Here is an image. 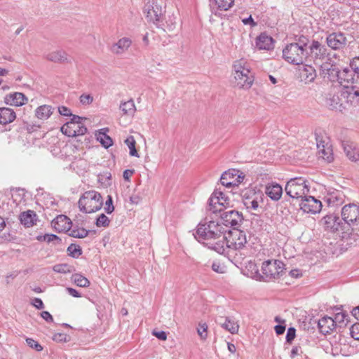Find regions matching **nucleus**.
<instances>
[{
    "mask_svg": "<svg viewBox=\"0 0 359 359\" xmlns=\"http://www.w3.org/2000/svg\"><path fill=\"white\" fill-rule=\"evenodd\" d=\"M226 231V229L222 224L205 218L198 224L196 233L193 235L198 242L213 250L212 247L219 240L223 238Z\"/></svg>",
    "mask_w": 359,
    "mask_h": 359,
    "instance_id": "obj_1",
    "label": "nucleus"
},
{
    "mask_svg": "<svg viewBox=\"0 0 359 359\" xmlns=\"http://www.w3.org/2000/svg\"><path fill=\"white\" fill-rule=\"evenodd\" d=\"M341 219L345 225L341 238L355 241L359 238V205L355 203L344 205L341 210Z\"/></svg>",
    "mask_w": 359,
    "mask_h": 359,
    "instance_id": "obj_2",
    "label": "nucleus"
},
{
    "mask_svg": "<svg viewBox=\"0 0 359 359\" xmlns=\"http://www.w3.org/2000/svg\"><path fill=\"white\" fill-rule=\"evenodd\" d=\"M309 39L304 35L299 36L297 41L287 45L283 50V57L287 62L301 65L306 62L308 57L307 45Z\"/></svg>",
    "mask_w": 359,
    "mask_h": 359,
    "instance_id": "obj_3",
    "label": "nucleus"
},
{
    "mask_svg": "<svg viewBox=\"0 0 359 359\" xmlns=\"http://www.w3.org/2000/svg\"><path fill=\"white\" fill-rule=\"evenodd\" d=\"M228 236L224 233L223 238L219 240L217 243L212 247L213 250L219 254L224 255L226 249H233L235 250L244 248L247 243L246 233L245 231L238 229V228L229 231Z\"/></svg>",
    "mask_w": 359,
    "mask_h": 359,
    "instance_id": "obj_4",
    "label": "nucleus"
},
{
    "mask_svg": "<svg viewBox=\"0 0 359 359\" xmlns=\"http://www.w3.org/2000/svg\"><path fill=\"white\" fill-rule=\"evenodd\" d=\"M307 48L308 57L306 62H313L316 65L320 66L325 75L326 74H329V72L331 70L330 67L332 65L327 62V60H330V58L327 57V48L325 46L318 41L313 40L309 46H307Z\"/></svg>",
    "mask_w": 359,
    "mask_h": 359,
    "instance_id": "obj_5",
    "label": "nucleus"
},
{
    "mask_svg": "<svg viewBox=\"0 0 359 359\" xmlns=\"http://www.w3.org/2000/svg\"><path fill=\"white\" fill-rule=\"evenodd\" d=\"M233 69L236 80L235 87L243 90L251 88L254 81V76L250 72L247 62L243 59L236 61L233 64Z\"/></svg>",
    "mask_w": 359,
    "mask_h": 359,
    "instance_id": "obj_6",
    "label": "nucleus"
},
{
    "mask_svg": "<svg viewBox=\"0 0 359 359\" xmlns=\"http://www.w3.org/2000/svg\"><path fill=\"white\" fill-rule=\"evenodd\" d=\"M79 210L85 213H93L100 210L103 205V199L100 193L94 190L86 191L79 200Z\"/></svg>",
    "mask_w": 359,
    "mask_h": 359,
    "instance_id": "obj_7",
    "label": "nucleus"
},
{
    "mask_svg": "<svg viewBox=\"0 0 359 359\" xmlns=\"http://www.w3.org/2000/svg\"><path fill=\"white\" fill-rule=\"evenodd\" d=\"M307 181L304 177L290 179L285 186V191L290 199L299 201L309 191Z\"/></svg>",
    "mask_w": 359,
    "mask_h": 359,
    "instance_id": "obj_8",
    "label": "nucleus"
},
{
    "mask_svg": "<svg viewBox=\"0 0 359 359\" xmlns=\"http://www.w3.org/2000/svg\"><path fill=\"white\" fill-rule=\"evenodd\" d=\"M284 263L278 259H268L264 261L262 265L263 276L262 280L270 281L279 278L283 276L285 271Z\"/></svg>",
    "mask_w": 359,
    "mask_h": 359,
    "instance_id": "obj_9",
    "label": "nucleus"
},
{
    "mask_svg": "<svg viewBox=\"0 0 359 359\" xmlns=\"http://www.w3.org/2000/svg\"><path fill=\"white\" fill-rule=\"evenodd\" d=\"M160 0H146L143 8L145 18L148 22H151L156 26H162L161 18L163 15L162 6Z\"/></svg>",
    "mask_w": 359,
    "mask_h": 359,
    "instance_id": "obj_10",
    "label": "nucleus"
},
{
    "mask_svg": "<svg viewBox=\"0 0 359 359\" xmlns=\"http://www.w3.org/2000/svg\"><path fill=\"white\" fill-rule=\"evenodd\" d=\"M209 210L213 213L222 212V208L231 206V201L222 191L215 189L208 199Z\"/></svg>",
    "mask_w": 359,
    "mask_h": 359,
    "instance_id": "obj_11",
    "label": "nucleus"
},
{
    "mask_svg": "<svg viewBox=\"0 0 359 359\" xmlns=\"http://www.w3.org/2000/svg\"><path fill=\"white\" fill-rule=\"evenodd\" d=\"M337 80L340 86L344 89H358L359 75L353 70L344 69L337 74Z\"/></svg>",
    "mask_w": 359,
    "mask_h": 359,
    "instance_id": "obj_12",
    "label": "nucleus"
},
{
    "mask_svg": "<svg viewBox=\"0 0 359 359\" xmlns=\"http://www.w3.org/2000/svg\"><path fill=\"white\" fill-rule=\"evenodd\" d=\"M320 222L326 230L331 232L341 231V234H343V232L345 231V225L341 222V219L334 214L325 215L322 218Z\"/></svg>",
    "mask_w": 359,
    "mask_h": 359,
    "instance_id": "obj_13",
    "label": "nucleus"
},
{
    "mask_svg": "<svg viewBox=\"0 0 359 359\" xmlns=\"http://www.w3.org/2000/svg\"><path fill=\"white\" fill-rule=\"evenodd\" d=\"M222 224L231 226L233 229L238 228L244 220L243 214L236 210L225 211L220 215Z\"/></svg>",
    "mask_w": 359,
    "mask_h": 359,
    "instance_id": "obj_14",
    "label": "nucleus"
},
{
    "mask_svg": "<svg viewBox=\"0 0 359 359\" xmlns=\"http://www.w3.org/2000/svg\"><path fill=\"white\" fill-rule=\"evenodd\" d=\"M299 206L304 212L316 214L322 208V203L313 196L306 195L299 201Z\"/></svg>",
    "mask_w": 359,
    "mask_h": 359,
    "instance_id": "obj_15",
    "label": "nucleus"
},
{
    "mask_svg": "<svg viewBox=\"0 0 359 359\" xmlns=\"http://www.w3.org/2000/svg\"><path fill=\"white\" fill-rule=\"evenodd\" d=\"M343 97H341L340 91L328 92L324 95V104L332 110H339L342 112L345 107L342 103Z\"/></svg>",
    "mask_w": 359,
    "mask_h": 359,
    "instance_id": "obj_16",
    "label": "nucleus"
},
{
    "mask_svg": "<svg viewBox=\"0 0 359 359\" xmlns=\"http://www.w3.org/2000/svg\"><path fill=\"white\" fill-rule=\"evenodd\" d=\"M327 46L333 50L344 48L347 44V39L342 32H333L330 34L326 39Z\"/></svg>",
    "mask_w": 359,
    "mask_h": 359,
    "instance_id": "obj_17",
    "label": "nucleus"
},
{
    "mask_svg": "<svg viewBox=\"0 0 359 359\" xmlns=\"http://www.w3.org/2000/svg\"><path fill=\"white\" fill-rule=\"evenodd\" d=\"M345 195L340 190L334 189L329 191L325 196V201L329 206H338L344 203Z\"/></svg>",
    "mask_w": 359,
    "mask_h": 359,
    "instance_id": "obj_18",
    "label": "nucleus"
},
{
    "mask_svg": "<svg viewBox=\"0 0 359 359\" xmlns=\"http://www.w3.org/2000/svg\"><path fill=\"white\" fill-rule=\"evenodd\" d=\"M341 145L346 156L352 161L359 160V149H357L353 142L348 140H341Z\"/></svg>",
    "mask_w": 359,
    "mask_h": 359,
    "instance_id": "obj_19",
    "label": "nucleus"
},
{
    "mask_svg": "<svg viewBox=\"0 0 359 359\" xmlns=\"http://www.w3.org/2000/svg\"><path fill=\"white\" fill-rule=\"evenodd\" d=\"M71 224V219L63 215H57L51 222L52 226L58 232L69 230Z\"/></svg>",
    "mask_w": 359,
    "mask_h": 359,
    "instance_id": "obj_20",
    "label": "nucleus"
},
{
    "mask_svg": "<svg viewBox=\"0 0 359 359\" xmlns=\"http://www.w3.org/2000/svg\"><path fill=\"white\" fill-rule=\"evenodd\" d=\"M4 100L6 104L16 107L22 106L27 101V97L23 93L18 91L7 95Z\"/></svg>",
    "mask_w": 359,
    "mask_h": 359,
    "instance_id": "obj_21",
    "label": "nucleus"
},
{
    "mask_svg": "<svg viewBox=\"0 0 359 359\" xmlns=\"http://www.w3.org/2000/svg\"><path fill=\"white\" fill-rule=\"evenodd\" d=\"M336 327L335 320L328 316H324L318 321V327L320 333L329 334Z\"/></svg>",
    "mask_w": 359,
    "mask_h": 359,
    "instance_id": "obj_22",
    "label": "nucleus"
},
{
    "mask_svg": "<svg viewBox=\"0 0 359 359\" xmlns=\"http://www.w3.org/2000/svg\"><path fill=\"white\" fill-rule=\"evenodd\" d=\"M19 219L25 227H31L36 224L38 216L34 210H28L21 212Z\"/></svg>",
    "mask_w": 359,
    "mask_h": 359,
    "instance_id": "obj_23",
    "label": "nucleus"
},
{
    "mask_svg": "<svg viewBox=\"0 0 359 359\" xmlns=\"http://www.w3.org/2000/svg\"><path fill=\"white\" fill-rule=\"evenodd\" d=\"M273 38L266 33H262L256 39V46L259 50H269L273 48Z\"/></svg>",
    "mask_w": 359,
    "mask_h": 359,
    "instance_id": "obj_24",
    "label": "nucleus"
},
{
    "mask_svg": "<svg viewBox=\"0 0 359 359\" xmlns=\"http://www.w3.org/2000/svg\"><path fill=\"white\" fill-rule=\"evenodd\" d=\"M132 44V41L128 37L120 39L116 43L111 46V51L116 55H121L125 53Z\"/></svg>",
    "mask_w": 359,
    "mask_h": 359,
    "instance_id": "obj_25",
    "label": "nucleus"
},
{
    "mask_svg": "<svg viewBox=\"0 0 359 359\" xmlns=\"http://www.w3.org/2000/svg\"><path fill=\"white\" fill-rule=\"evenodd\" d=\"M61 131L68 137H76L83 135L88 131L87 128L83 124H78L75 128H70L67 125H63L61 127Z\"/></svg>",
    "mask_w": 359,
    "mask_h": 359,
    "instance_id": "obj_26",
    "label": "nucleus"
},
{
    "mask_svg": "<svg viewBox=\"0 0 359 359\" xmlns=\"http://www.w3.org/2000/svg\"><path fill=\"white\" fill-rule=\"evenodd\" d=\"M265 193L271 200L276 201L283 194V188L277 183L269 184L266 187Z\"/></svg>",
    "mask_w": 359,
    "mask_h": 359,
    "instance_id": "obj_27",
    "label": "nucleus"
},
{
    "mask_svg": "<svg viewBox=\"0 0 359 359\" xmlns=\"http://www.w3.org/2000/svg\"><path fill=\"white\" fill-rule=\"evenodd\" d=\"M16 118L13 109L8 107H0V124L6 126L12 123Z\"/></svg>",
    "mask_w": 359,
    "mask_h": 359,
    "instance_id": "obj_28",
    "label": "nucleus"
},
{
    "mask_svg": "<svg viewBox=\"0 0 359 359\" xmlns=\"http://www.w3.org/2000/svg\"><path fill=\"white\" fill-rule=\"evenodd\" d=\"M236 176V170H229L222 173L220 177L221 184L227 187H234L236 182L234 180V177Z\"/></svg>",
    "mask_w": 359,
    "mask_h": 359,
    "instance_id": "obj_29",
    "label": "nucleus"
},
{
    "mask_svg": "<svg viewBox=\"0 0 359 359\" xmlns=\"http://www.w3.org/2000/svg\"><path fill=\"white\" fill-rule=\"evenodd\" d=\"M71 227L69 230H67L69 233L68 235L71 237L76 238H83L88 236L90 231L87 230L83 227L79 226V224L76 222L74 224L70 225Z\"/></svg>",
    "mask_w": 359,
    "mask_h": 359,
    "instance_id": "obj_30",
    "label": "nucleus"
},
{
    "mask_svg": "<svg viewBox=\"0 0 359 359\" xmlns=\"http://www.w3.org/2000/svg\"><path fill=\"white\" fill-rule=\"evenodd\" d=\"M209 3L212 9L226 11L234 5V0H209Z\"/></svg>",
    "mask_w": 359,
    "mask_h": 359,
    "instance_id": "obj_31",
    "label": "nucleus"
},
{
    "mask_svg": "<svg viewBox=\"0 0 359 359\" xmlns=\"http://www.w3.org/2000/svg\"><path fill=\"white\" fill-rule=\"evenodd\" d=\"M177 17L175 15H169L166 18L162 15L161 18V23L162 26H156L158 28L163 29L164 31H172L177 25Z\"/></svg>",
    "mask_w": 359,
    "mask_h": 359,
    "instance_id": "obj_32",
    "label": "nucleus"
},
{
    "mask_svg": "<svg viewBox=\"0 0 359 359\" xmlns=\"http://www.w3.org/2000/svg\"><path fill=\"white\" fill-rule=\"evenodd\" d=\"M55 108L50 105L43 104L38 107L35 110V116L39 119L46 120L53 113Z\"/></svg>",
    "mask_w": 359,
    "mask_h": 359,
    "instance_id": "obj_33",
    "label": "nucleus"
},
{
    "mask_svg": "<svg viewBox=\"0 0 359 359\" xmlns=\"http://www.w3.org/2000/svg\"><path fill=\"white\" fill-rule=\"evenodd\" d=\"M340 94L346 103L352 106L359 104V91H340Z\"/></svg>",
    "mask_w": 359,
    "mask_h": 359,
    "instance_id": "obj_34",
    "label": "nucleus"
},
{
    "mask_svg": "<svg viewBox=\"0 0 359 359\" xmlns=\"http://www.w3.org/2000/svg\"><path fill=\"white\" fill-rule=\"evenodd\" d=\"M46 59L54 62H65L68 61V55L63 50H57L48 53Z\"/></svg>",
    "mask_w": 359,
    "mask_h": 359,
    "instance_id": "obj_35",
    "label": "nucleus"
},
{
    "mask_svg": "<svg viewBox=\"0 0 359 359\" xmlns=\"http://www.w3.org/2000/svg\"><path fill=\"white\" fill-rule=\"evenodd\" d=\"M316 77V69L311 65H306L301 72V78L305 83L313 81Z\"/></svg>",
    "mask_w": 359,
    "mask_h": 359,
    "instance_id": "obj_36",
    "label": "nucleus"
},
{
    "mask_svg": "<svg viewBox=\"0 0 359 359\" xmlns=\"http://www.w3.org/2000/svg\"><path fill=\"white\" fill-rule=\"evenodd\" d=\"M108 130L107 128L101 129L97 137V140L106 149H108L113 144L112 139L106 133Z\"/></svg>",
    "mask_w": 359,
    "mask_h": 359,
    "instance_id": "obj_37",
    "label": "nucleus"
},
{
    "mask_svg": "<svg viewBox=\"0 0 359 359\" xmlns=\"http://www.w3.org/2000/svg\"><path fill=\"white\" fill-rule=\"evenodd\" d=\"M219 323L222 328L229 331L231 334H236L238 331V324L236 322L231 320L229 317H226L224 323L219 322Z\"/></svg>",
    "mask_w": 359,
    "mask_h": 359,
    "instance_id": "obj_38",
    "label": "nucleus"
},
{
    "mask_svg": "<svg viewBox=\"0 0 359 359\" xmlns=\"http://www.w3.org/2000/svg\"><path fill=\"white\" fill-rule=\"evenodd\" d=\"M71 280L79 287H87L90 285L88 279L80 273L73 274Z\"/></svg>",
    "mask_w": 359,
    "mask_h": 359,
    "instance_id": "obj_39",
    "label": "nucleus"
},
{
    "mask_svg": "<svg viewBox=\"0 0 359 359\" xmlns=\"http://www.w3.org/2000/svg\"><path fill=\"white\" fill-rule=\"evenodd\" d=\"M120 109L125 115H132L135 111V106L133 100L122 102L120 105Z\"/></svg>",
    "mask_w": 359,
    "mask_h": 359,
    "instance_id": "obj_40",
    "label": "nucleus"
},
{
    "mask_svg": "<svg viewBox=\"0 0 359 359\" xmlns=\"http://www.w3.org/2000/svg\"><path fill=\"white\" fill-rule=\"evenodd\" d=\"M36 239L39 241H45L48 243L50 242H55V244H61L62 239L55 234L46 233L43 236H38Z\"/></svg>",
    "mask_w": 359,
    "mask_h": 359,
    "instance_id": "obj_41",
    "label": "nucleus"
},
{
    "mask_svg": "<svg viewBox=\"0 0 359 359\" xmlns=\"http://www.w3.org/2000/svg\"><path fill=\"white\" fill-rule=\"evenodd\" d=\"M125 144L128 147L130 151L129 154L132 156L138 157V153L135 148V140L133 136L130 135L125 140Z\"/></svg>",
    "mask_w": 359,
    "mask_h": 359,
    "instance_id": "obj_42",
    "label": "nucleus"
},
{
    "mask_svg": "<svg viewBox=\"0 0 359 359\" xmlns=\"http://www.w3.org/2000/svg\"><path fill=\"white\" fill-rule=\"evenodd\" d=\"M53 270L56 273H68L74 270V267L67 264H57L53 266Z\"/></svg>",
    "mask_w": 359,
    "mask_h": 359,
    "instance_id": "obj_43",
    "label": "nucleus"
},
{
    "mask_svg": "<svg viewBox=\"0 0 359 359\" xmlns=\"http://www.w3.org/2000/svg\"><path fill=\"white\" fill-rule=\"evenodd\" d=\"M68 255L73 258H78L82 254L81 248L76 244L72 243L67 248Z\"/></svg>",
    "mask_w": 359,
    "mask_h": 359,
    "instance_id": "obj_44",
    "label": "nucleus"
},
{
    "mask_svg": "<svg viewBox=\"0 0 359 359\" xmlns=\"http://www.w3.org/2000/svg\"><path fill=\"white\" fill-rule=\"evenodd\" d=\"M243 197V204L248 209L257 210L259 207L257 201L254 198L250 200L249 196H246V194L242 195Z\"/></svg>",
    "mask_w": 359,
    "mask_h": 359,
    "instance_id": "obj_45",
    "label": "nucleus"
},
{
    "mask_svg": "<svg viewBox=\"0 0 359 359\" xmlns=\"http://www.w3.org/2000/svg\"><path fill=\"white\" fill-rule=\"evenodd\" d=\"M109 219L104 213L100 214L95 221V225L97 227H107L109 225Z\"/></svg>",
    "mask_w": 359,
    "mask_h": 359,
    "instance_id": "obj_46",
    "label": "nucleus"
},
{
    "mask_svg": "<svg viewBox=\"0 0 359 359\" xmlns=\"http://www.w3.org/2000/svg\"><path fill=\"white\" fill-rule=\"evenodd\" d=\"M197 332L201 339H206L208 337V325L206 323H199L197 327Z\"/></svg>",
    "mask_w": 359,
    "mask_h": 359,
    "instance_id": "obj_47",
    "label": "nucleus"
},
{
    "mask_svg": "<svg viewBox=\"0 0 359 359\" xmlns=\"http://www.w3.org/2000/svg\"><path fill=\"white\" fill-rule=\"evenodd\" d=\"M70 116L72 117L71 121L65 124L69 126L70 128H75L78 124H81V121L84 118L74 114H72Z\"/></svg>",
    "mask_w": 359,
    "mask_h": 359,
    "instance_id": "obj_48",
    "label": "nucleus"
},
{
    "mask_svg": "<svg viewBox=\"0 0 359 359\" xmlns=\"http://www.w3.org/2000/svg\"><path fill=\"white\" fill-rule=\"evenodd\" d=\"M26 342L29 347L35 349L36 351H41L43 350L42 346L32 338H27Z\"/></svg>",
    "mask_w": 359,
    "mask_h": 359,
    "instance_id": "obj_49",
    "label": "nucleus"
},
{
    "mask_svg": "<svg viewBox=\"0 0 359 359\" xmlns=\"http://www.w3.org/2000/svg\"><path fill=\"white\" fill-rule=\"evenodd\" d=\"M104 210L107 214H111L114 210V206L113 205V199L111 196H107V199L105 202Z\"/></svg>",
    "mask_w": 359,
    "mask_h": 359,
    "instance_id": "obj_50",
    "label": "nucleus"
},
{
    "mask_svg": "<svg viewBox=\"0 0 359 359\" xmlns=\"http://www.w3.org/2000/svg\"><path fill=\"white\" fill-rule=\"evenodd\" d=\"M351 336L359 341V322L353 324L350 328Z\"/></svg>",
    "mask_w": 359,
    "mask_h": 359,
    "instance_id": "obj_51",
    "label": "nucleus"
},
{
    "mask_svg": "<svg viewBox=\"0 0 359 359\" xmlns=\"http://www.w3.org/2000/svg\"><path fill=\"white\" fill-rule=\"evenodd\" d=\"M296 336V330L294 327H291L287 329L286 334V341L288 343H291Z\"/></svg>",
    "mask_w": 359,
    "mask_h": 359,
    "instance_id": "obj_52",
    "label": "nucleus"
},
{
    "mask_svg": "<svg viewBox=\"0 0 359 359\" xmlns=\"http://www.w3.org/2000/svg\"><path fill=\"white\" fill-rule=\"evenodd\" d=\"M319 154H321V157L326 160L327 162H331L333 160L332 154L330 151H326L324 149V145H323V149H319Z\"/></svg>",
    "mask_w": 359,
    "mask_h": 359,
    "instance_id": "obj_53",
    "label": "nucleus"
},
{
    "mask_svg": "<svg viewBox=\"0 0 359 359\" xmlns=\"http://www.w3.org/2000/svg\"><path fill=\"white\" fill-rule=\"evenodd\" d=\"M93 101V97L90 94L83 93L80 96V102L83 104H89Z\"/></svg>",
    "mask_w": 359,
    "mask_h": 359,
    "instance_id": "obj_54",
    "label": "nucleus"
},
{
    "mask_svg": "<svg viewBox=\"0 0 359 359\" xmlns=\"http://www.w3.org/2000/svg\"><path fill=\"white\" fill-rule=\"evenodd\" d=\"M352 70L359 75V56L355 57L350 63Z\"/></svg>",
    "mask_w": 359,
    "mask_h": 359,
    "instance_id": "obj_55",
    "label": "nucleus"
},
{
    "mask_svg": "<svg viewBox=\"0 0 359 359\" xmlns=\"http://www.w3.org/2000/svg\"><path fill=\"white\" fill-rule=\"evenodd\" d=\"M53 339L57 342L67 341V335L64 333H56L53 335Z\"/></svg>",
    "mask_w": 359,
    "mask_h": 359,
    "instance_id": "obj_56",
    "label": "nucleus"
},
{
    "mask_svg": "<svg viewBox=\"0 0 359 359\" xmlns=\"http://www.w3.org/2000/svg\"><path fill=\"white\" fill-rule=\"evenodd\" d=\"M31 304L34 306L37 309H43L44 308V304L43 301L40 298L35 297L32 299Z\"/></svg>",
    "mask_w": 359,
    "mask_h": 359,
    "instance_id": "obj_57",
    "label": "nucleus"
},
{
    "mask_svg": "<svg viewBox=\"0 0 359 359\" xmlns=\"http://www.w3.org/2000/svg\"><path fill=\"white\" fill-rule=\"evenodd\" d=\"M348 316V314L345 312H339L335 314L334 320H335V323H344Z\"/></svg>",
    "mask_w": 359,
    "mask_h": 359,
    "instance_id": "obj_58",
    "label": "nucleus"
},
{
    "mask_svg": "<svg viewBox=\"0 0 359 359\" xmlns=\"http://www.w3.org/2000/svg\"><path fill=\"white\" fill-rule=\"evenodd\" d=\"M58 112L61 116H69L72 115L70 109L65 106L58 107Z\"/></svg>",
    "mask_w": 359,
    "mask_h": 359,
    "instance_id": "obj_59",
    "label": "nucleus"
},
{
    "mask_svg": "<svg viewBox=\"0 0 359 359\" xmlns=\"http://www.w3.org/2000/svg\"><path fill=\"white\" fill-rule=\"evenodd\" d=\"M303 353L302 349L300 346H295L292 347L290 353V357L294 358L298 355H301Z\"/></svg>",
    "mask_w": 359,
    "mask_h": 359,
    "instance_id": "obj_60",
    "label": "nucleus"
},
{
    "mask_svg": "<svg viewBox=\"0 0 359 359\" xmlns=\"http://www.w3.org/2000/svg\"><path fill=\"white\" fill-rule=\"evenodd\" d=\"M111 175L110 172L104 173L102 175H100L99 177L100 180H101L102 183H105L107 184H110V182L108 181L111 180Z\"/></svg>",
    "mask_w": 359,
    "mask_h": 359,
    "instance_id": "obj_61",
    "label": "nucleus"
},
{
    "mask_svg": "<svg viewBox=\"0 0 359 359\" xmlns=\"http://www.w3.org/2000/svg\"><path fill=\"white\" fill-rule=\"evenodd\" d=\"M41 316L48 323L53 322V318L52 315L47 311H43L41 313Z\"/></svg>",
    "mask_w": 359,
    "mask_h": 359,
    "instance_id": "obj_62",
    "label": "nucleus"
},
{
    "mask_svg": "<svg viewBox=\"0 0 359 359\" xmlns=\"http://www.w3.org/2000/svg\"><path fill=\"white\" fill-rule=\"evenodd\" d=\"M212 269L219 273H223L224 272V266H221L219 263L217 262H213L212 264Z\"/></svg>",
    "mask_w": 359,
    "mask_h": 359,
    "instance_id": "obj_63",
    "label": "nucleus"
},
{
    "mask_svg": "<svg viewBox=\"0 0 359 359\" xmlns=\"http://www.w3.org/2000/svg\"><path fill=\"white\" fill-rule=\"evenodd\" d=\"M242 22L245 25H250L251 27H255L257 24V22H255L253 20V18H252L251 15H250L248 18H243L242 19Z\"/></svg>",
    "mask_w": 359,
    "mask_h": 359,
    "instance_id": "obj_64",
    "label": "nucleus"
}]
</instances>
